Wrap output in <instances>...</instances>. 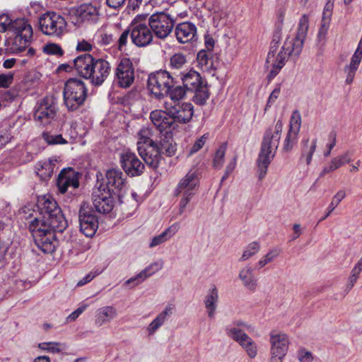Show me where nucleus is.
Here are the masks:
<instances>
[{
	"label": "nucleus",
	"mask_w": 362,
	"mask_h": 362,
	"mask_svg": "<svg viewBox=\"0 0 362 362\" xmlns=\"http://www.w3.org/2000/svg\"><path fill=\"white\" fill-rule=\"evenodd\" d=\"M147 132L146 129H141L139 132L137 151L144 163L153 170H156L159 166L162 153L168 157L175 155L177 150L176 144L172 137L165 135L158 144L146 136Z\"/></svg>",
	"instance_id": "1"
},
{
	"label": "nucleus",
	"mask_w": 362,
	"mask_h": 362,
	"mask_svg": "<svg viewBox=\"0 0 362 362\" xmlns=\"http://www.w3.org/2000/svg\"><path fill=\"white\" fill-rule=\"evenodd\" d=\"M282 128L281 120H278L274 127H268L264 134L257 160L258 177L260 180L265 177L269 165L274 157L279 144Z\"/></svg>",
	"instance_id": "2"
},
{
	"label": "nucleus",
	"mask_w": 362,
	"mask_h": 362,
	"mask_svg": "<svg viewBox=\"0 0 362 362\" xmlns=\"http://www.w3.org/2000/svg\"><path fill=\"white\" fill-rule=\"evenodd\" d=\"M36 206L40 216L33 220H37L39 225H48V227L57 229L59 233H62L67 228V220L57 202L51 196L39 197Z\"/></svg>",
	"instance_id": "3"
},
{
	"label": "nucleus",
	"mask_w": 362,
	"mask_h": 362,
	"mask_svg": "<svg viewBox=\"0 0 362 362\" xmlns=\"http://www.w3.org/2000/svg\"><path fill=\"white\" fill-rule=\"evenodd\" d=\"M87 88L85 83L77 78H70L64 88V100L69 111H76L83 105L87 98Z\"/></svg>",
	"instance_id": "4"
},
{
	"label": "nucleus",
	"mask_w": 362,
	"mask_h": 362,
	"mask_svg": "<svg viewBox=\"0 0 362 362\" xmlns=\"http://www.w3.org/2000/svg\"><path fill=\"white\" fill-rule=\"evenodd\" d=\"M28 228L39 249L45 253L55 250L57 244L55 233L59 232L57 229L48 227V225L40 226L37 220H32Z\"/></svg>",
	"instance_id": "5"
},
{
	"label": "nucleus",
	"mask_w": 362,
	"mask_h": 362,
	"mask_svg": "<svg viewBox=\"0 0 362 362\" xmlns=\"http://www.w3.org/2000/svg\"><path fill=\"white\" fill-rule=\"evenodd\" d=\"M10 30L14 36L12 45L13 52H21L29 45L33 36V28L25 18H16L11 21Z\"/></svg>",
	"instance_id": "6"
},
{
	"label": "nucleus",
	"mask_w": 362,
	"mask_h": 362,
	"mask_svg": "<svg viewBox=\"0 0 362 362\" xmlns=\"http://www.w3.org/2000/svg\"><path fill=\"white\" fill-rule=\"evenodd\" d=\"M199 179L196 172L190 170L180 180L175 191V195L182 194L180 202L179 214H182L187 204L198 190Z\"/></svg>",
	"instance_id": "7"
},
{
	"label": "nucleus",
	"mask_w": 362,
	"mask_h": 362,
	"mask_svg": "<svg viewBox=\"0 0 362 362\" xmlns=\"http://www.w3.org/2000/svg\"><path fill=\"white\" fill-rule=\"evenodd\" d=\"M175 81V76L171 75L170 71L160 69L149 74L147 86L151 94L160 99L168 94L170 87Z\"/></svg>",
	"instance_id": "8"
},
{
	"label": "nucleus",
	"mask_w": 362,
	"mask_h": 362,
	"mask_svg": "<svg viewBox=\"0 0 362 362\" xmlns=\"http://www.w3.org/2000/svg\"><path fill=\"white\" fill-rule=\"evenodd\" d=\"M40 30L47 35L61 36L66 27L65 19L59 13L49 11L39 18Z\"/></svg>",
	"instance_id": "9"
},
{
	"label": "nucleus",
	"mask_w": 362,
	"mask_h": 362,
	"mask_svg": "<svg viewBox=\"0 0 362 362\" xmlns=\"http://www.w3.org/2000/svg\"><path fill=\"white\" fill-rule=\"evenodd\" d=\"M175 19L165 12H156L148 18V25L156 37L166 38L172 32Z\"/></svg>",
	"instance_id": "10"
},
{
	"label": "nucleus",
	"mask_w": 362,
	"mask_h": 362,
	"mask_svg": "<svg viewBox=\"0 0 362 362\" xmlns=\"http://www.w3.org/2000/svg\"><path fill=\"white\" fill-rule=\"evenodd\" d=\"M126 177L119 169L112 168L106 172V181L104 187L105 191L116 196L120 203H122V197L126 187Z\"/></svg>",
	"instance_id": "11"
},
{
	"label": "nucleus",
	"mask_w": 362,
	"mask_h": 362,
	"mask_svg": "<svg viewBox=\"0 0 362 362\" xmlns=\"http://www.w3.org/2000/svg\"><path fill=\"white\" fill-rule=\"evenodd\" d=\"M57 112V100L53 96H45L37 103L34 118L42 124L46 125L56 117Z\"/></svg>",
	"instance_id": "12"
},
{
	"label": "nucleus",
	"mask_w": 362,
	"mask_h": 362,
	"mask_svg": "<svg viewBox=\"0 0 362 362\" xmlns=\"http://www.w3.org/2000/svg\"><path fill=\"white\" fill-rule=\"evenodd\" d=\"M92 194L93 204L96 211L100 214H108L114 207V196L105 191L103 182L98 180Z\"/></svg>",
	"instance_id": "13"
},
{
	"label": "nucleus",
	"mask_w": 362,
	"mask_h": 362,
	"mask_svg": "<svg viewBox=\"0 0 362 362\" xmlns=\"http://www.w3.org/2000/svg\"><path fill=\"white\" fill-rule=\"evenodd\" d=\"M80 231L86 237H93L98 228V217L93 209L86 204L81 205L78 212Z\"/></svg>",
	"instance_id": "14"
},
{
	"label": "nucleus",
	"mask_w": 362,
	"mask_h": 362,
	"mask_svg": "<svg viewBox=\"0 0 362 362\" xmlns=\"http://www.w3.org/2000/svg\"><path fill=\"white\" fill-rule=\"evenodd\" d=\"M308 28V17L304 14L299 21L296 37L292 40H287L283 46V49L288 51L289 54H295L298 57L302 51Z\"/></svg>",
	"instance_id": "15"
},
{
	"label": "nucleus",
	"mask_w": 362,
	"mask_h": 362,
	"mask_svg": "<svg viewBox=\"0 0 362 362\" xmlns=\"http://www.w3.org/2000/svg\"><path fill=\"white\" fill-rule=\"evenodd\" d=\"M115 78L120 88L130 87L134 81L135 74L132 62L129 58H122L115 70Z\"/></svg>",
	"instance_id": "16"
},
{
	"label": "nucleus",
	"mask_w": 362,
	"mask_h": 362,
	"mask_svg": "<svg viewBox=\"0 0 362 362\" xmlns=\"http://www.w3.org/2000/svg\"><path fill=\"white\" fill-rule=\"evenodd\" d=\"M226 332L228 337L238 342L246 351L248 356L254 358L257 354V347L255 341L242 329L236 327H226Z\"/></svg>",
	"instance_id": "17"
},
{
	"label": "nucleus",
	"mask_w": 362,
	"mask_h": 362,
	"mask_svg": "<svg viewBox=\"0 0 362 362\" xmlns=\"http://www.w3.org/2000/svg\"><path fill=\"white\" fill-rule=\"evenodd\" d=\"M121 166L126 175L130 177L140 176L144 173L145 165L131 151H127L120 156Z\"/></svg>",
	"instance_id": "18"
},
{
	"label": "nucleus",
	"mask_w": 362,
	"mask_h": 362,
	"mask_svg": "<svg viewBox=\"0 0 362 362\" xmlns=\"http://www.w3.org/2000/svg\"><path fill=\"white\" fill-rule=\"evenodd\" d=\"M132 42L139 47H146L152 42L153 35L148 24H131Z\"/></svg>",
	"instance_id": "19"
},
{
	"label": "nucleus",
	"mask_w": 362,
	"mask_h": 362,
	"mask_svg": "<svg viewBox=\"0 0 362 362\" xmlns=\"http://www.w3.org/2000/svg\"><path fill=\"white\" fill-rule=\"evenodd\" d=\"M168 115L174 120V124H186L192 118L194 107L190 103H177L168 107Z\"/></svg>",
	"instance_id": "20"
},
{
	"label": "nucleus",
	"mask_w": 362,
	"mask_h": 362,
	"mask_svg": "<svg viewBox=\"0 0 362 362\" xmlns=\"http://www.w3.org/2000/svg\"><path fill=\"white\" fill-rule=\"evenodd\" d=\"M110 63L103 58H97L89 79L90 83L94 86H101L110 75Z\"/></svg>",
	"instance_id": "21"
},
{
	"label": "nucleus",
	"mask_w": 362,
	"mask_h": 362,
	"mask_svg": "<svg viewBox=\"0 0 362 362\" xmlns=\"http://www.w3.org/2000/svg\"><path fill=\"white\" fill-rule=\"evenodd\" d=\"M168 106L165 107V110H155L150 114V118L153 124L159 129L160 132L166 131L168 129L173 130L177 127V124H174V120L169 116L168 111Z\"/></svg>",
	"instance_id": "22"
},
{
	"label": "nucleus",
	"mask_w": 362,
	"mask_h": 362,
	"mask_svg": "<svg viewBox=\"0 0 362 362\" xmlns=\"http://www.w3.org/2000/svg\"><path fill=\"white\" fill-rule=\"evenodd\" d=\"M57 186L62 194H64L69 187H72L74 189L78 188L79 186L78 175L71 168H64L58 175Z\"/></svg>",
	"instance_id": "23"
},
{
	"label": "nucleus",
	"mask_w": 362,
	"mask_h": 362,
	"mask_svg": "<svg viewBox=\"0 0 362 362\" xmlns=\"http://www.w3.org/2000/svg\"><path fill=\"white\" fill-rule=\"evenodd\" d=\"M96 59L90 54H81L73 60L74 68L80 76L89 80Z\"/></svg>",
	"instance_id": "24"
},
{
	"label": "nucleus",
	"mask_w": 362,
	"mask_h": 362,
	"mask_svg": "<svg viewBox=\"0 0 362 362\" xmlns=\"http://www.w3.org/2000/svg\"><path fill=\"white\" fill-rule=\"evenodd\" d=\"M271 354L285 356L288 349V338L286 334L282 333L270 334Z\"/></svg>",
	"instance_id": "25"
},
{
	"label": "nucleus",
	"mask_w": 362,
	"mask_h": 362,
	"mask_svg": "<svg viewBox=\"0 0 362 362\" xmlns=\"http://www.w3.org/2000/svg\"><path fill=\"white\" fill-rule=\"evenodd\" d=\"M182 83V85L189 92L194 90L206 84V82L202 79L200 74L194 70H189L187 72L180 71L177 75Z\"/></svg>",
	"instance_id": "26"
},
{
	"label": "nucleus",
	"mask_w": 362,
	"mask_h": 362,
	"mask_svg": "<svg viewBox=\"0 0 362 362\" xmlns=\"http://www.w3.org/2000/svg\"><path fill=\"white\" fill-rule=\"evenodd\" d=\"M175 33L179 42L187 43L196 37L197 27L192 23L183 22L175 27Z\"/></svg>",
	"instance_id": "27"
},
{
	"label": "nucleus",
	"mask_w": 362,
	"mask_h": 362,
	"mask_svg": "<svg viewBox=\"0 0 362 362\" xmlns=\"http://www.w3.org/2000/svg\"><path fill=\"white\" fill-rule=\"evenodd\" d=\"M362 59V37L361 38L358 47L351 57L350 64L344 68V71L346 74V83L351 84L354 78L356 72Z\"/></svg>",
	"instance_id": "28"
},
{
	"label": "nucleus",
	"mask_w": 362,
	"mask_h": 362,
	"mask_svg": "<svg viewBox=\"0 0 362 362\" xmlns=\"http://www.w3.org/2000/svg\"><path fill=\"white\" fill-rule=\"evenodd\" d=\"M163 267V262H154L142 270L136 276L131 277L125 281V284H134V286L143 282L148 277L161 269Z\"/></svg>",
	"instance_id": "29"
},
{
	"label": "nucleus",
	"mask_w": 362,
	"mask_h": 362,
	"mask_svg": "<svg viewBox=\"0 0 362 362\" xmlns=\"http://www.w3.org/2000/svg\"><path fill=\"white\" fill-rule=\"evenodd\" d=\"M55 161L49 159L36 163L35 166L36 173L42 180H49L52 176L55 168Z\"/></svg>",
	"instance_id": "30"
},
{
	"label": "nucleus",
	"mask_w": 362,
	"mask_h": 362,
	"mask_svg": "<svg viewBox=\"0 0 362 362\" xmlns=\"http://www.w3.org/2000/svg\"><path fill=\"white\" fill-rule=\"evenodd\" d=\"M174 305L168 304L158 316L149 324L148 327V332L149 334H153L160 327L166 320L172 315Z\"/></svg>",
	"instance_id": "31"
},
{
	"label": "nucleus",
	"mask_w": 362,
	"mask_h": 362,
	"mask_svg": "<svg viewBox=\"0 0 362 362\" xmlns=\"http://www.w3.org/2000/svg\"><path fill=\"white\" fill-rule=\"evenodd\" d=\"M218 300V290L215 286L209 289L204 299V305L210 318H214L216 310V304Z\"/></svg>",
	"instance_id": "32"
},
{
	"label": "nucleus",
	"mask_w": 362,
	"mask_h": 362,
	"mask_svg": "<svg viewBox=\"0 0 362 362\" xmlns=\"http://www.w3.org/2000/svg\"><path fill=\"white\" fill-rule=\"evenodd\" d=\"M197 60L199 65L204 70L209 71L216 69L214 57L211 52L204 49L200 50L197 55Z\"/></svg>",
	"instance_id": "33"
},
{
	"label": "nucleus",
	"mask_w": 362,
	"mask_h": 362,
	"mask_svg": "<svg viewBox=\"0 0 362 362\" xmlns=\"http://www.w3.org/2000/svg\"><path fill=\"white\" fill-rule=\"evenodd\" d=\"M188 61L186 55L182 53H176L171 56L169 62V69L171 75H176V71H182V69L187 66Z\"/></svg>",
	"instance_id": "34"
},
{
	"label": "nucleus",
	"mask_w": 362,
	"mask_h": 362,
	"mask_svg": "<svg viewBox=\"0 0 362 362\" xmlns=\"http://www.w3.org/2000/svg\"><path fill=\"white\" fill-rule=\"evenodd\" d=\"M178 228L179 227L176 224L172 225L171 226L168 227L160 235L153 238L149 245V247H154L167 241L177 232Z\"/></svg>",
	"instance_id": "35"
},
{
	"label": "nucleus",
	"mask_w": 362,
	"mask_h": 362,
	"mask_svg": "<svg viewBox=\"0 0 362 362\" xmlns=\"http://www.w3.org/2000/svg\"><path fill=\"white\" fill-rule=\"evenodd\" d=\"M117 316V310L112 306H105L98 310L95 324L101 326L105 322H109Z\"/></svg>",
	"instance_id": "36"
},
{
	"label": "nucleus",
	"mask_w": 362,
	"mask_h": 362,
	"mask_svg": "<svg viewBox=\"0 0 362 362\" xmlns=\"http://www.w3.org/2000/svg\"><path fill=\"white\" fill-rule=\"evenodd\" d=\"M239 278L244 286L250 290H255L257 286V279L253 274V270L250 267L243 268L239 274Z\"/></svg>",
	"instance_id": "37"
},
{
	"label": "nucleus",
	"mask_w": 362,
	"mask_h": 362,
	"mask_svg": "<svg viewBox=\"0 0 362 362\" xmlns=\"http://www.w3.org/2000/svg\"><path fill=\"white\" fill-rule=\"evenodd\" d=\"M176 81L173 83V86L170 87V90L165 96L168 95L173 101H179L182 99L187 94L188 90L182 85H177L178 76H175Z\"/></svg>",
	"instance_id": "38"
},
{
	"label": "nucleus",
	"mask_w": 362,
	"mask_h": 362,
	"mask_svg": "<svg viewBox=\"0 0 362 362\" xmlns=\"http://www.w3.org/2000/svg\"><path fill=\"white\" fill-rule=\"evenodd\" d=\"M76 14L81 21H89L93 17L98 15V9L91 4H84L77 8Z\"/></svg>",
	"instance_id": "39"
},
{
	"label": "nucleus",
	"mask_w": 362,
	"mask_h": 362,
	"mask_svg": "<svg viewBox=\"0 0 362 362\" xmlns=\"http://www.w3.org/2000/svg\"><path fill=\"white\" fill-rule=\"evenodd\" d=\"M191 92L194 93L192 100L194 101V103L199 105H204L209 98V92L207 88L206 84Z\"/></svg>",
	"instance_id": "40"
},
{
	"label": "nucleus",
	"mask_w": 362,
	"mask_h": 362,
	"mask_svg": "<svg viewBox=\"0 0 362 362\" xmlns=\"http://www.w3.org/2000/svg\"><path fill=\"white\" fill-rule=\"evenodd\" d=\"M303 142L304 143V146L302 150L300 160H303L304 158H305V162L307 165H309L312 160L313 155L316 149L317 139H313L310 146H308L309 142L308 139L304 140Z\"/></svg>",
	"instance_id": "41"
},
{
	"label": "nucleus",
	"mask_w": 362,
	"mask_h": 362,
	"mask_svg": "<svg viewBox=\"0 0 362 362\" xmlns=\"http://www.w3.org/2000/svg\"><path fill=\"white\" fill-rule=\"evenodd\" d=\"M281 40V30H275L273 35L272 40L270 45L269 52L267 55L266 63H269V60L275 57V54L279 48V42Z\"/></svg>",
	"instance_id": "42"
},
{
	"label": "nucleus",
	"mask_w": 362,
	"mask_h": 362,
	"mask_svg": "<svg viewBox=\"0 0 362 362\" xmlns=\"http://www.w3.org/2000/svg\"><path fill=\"white\" fill-rule=\"evenodd\" d=\"M346 197V192L344 190H339L333 197L332 201L329 204L327 207V211L324 216H322L320 221H324L326 219L331 213L334 210V209L338 206V204L341 202V200Z\"/></svg>",
	"instance_id": "43"
},
{
	"label": "nucleus",
	"mask_w": 362,
	"mask_h": 362,
	"mask_svg": "<svg viewBox=\"0 0 362 362\" xmlns=\"http://www.w3.org/2000/svg\"><path fill=\"white\" fill-rule=\"evenodd\" d=\"M226 150L227 144L226 143L222 144L216 150L213 161L214 168H221L222 167Z\"/></svg>",
	"instance_id": "44"
},
{
	"label": "nucleus",
	"mask_w": 362,
	"mask_h": 362,
	"mask_svg": "<svg viewBox=\"0 0 362 362\" xmlns=\"http://www.w3.org/2000/svg\"><path fill=\"white\" fill-rule=\"evenodd\" d=\"M260 250V245L259 243L254 241L247 245L245 250L243 252L242 257L240 259V261L243 262L249 259L250 257L255 255Z\"/></svg>",
	"instance_id": "45"
},
{
	"label": "nucleus",
	"mask_w": 362,
	"mask_h": 362,
	"mask_svg": "<svg viewBox=\"0 0 362 362\" xmlns=\"http://www.w3.org/2000/svg\"><path fill=\"white\" fill-rule=\"evenodd\" d=\"M42 137L49 145L67 144V141L62 137V134L52 135L49 132H43Z\"/></svg>",
	"instance_id": "46"
},
{
	"label": "nucleus",
	"mask_w": 362,
	"mask_h": 362,
	"mask_svg": "<svg viewBox=\"0 0 362 362\" xmlns=\"http://www.w3.org/2000/svg\"><path fill=\"white\" fill-rule=\"evenodd\" d=\"M61 343L56 341L42 342L39 343L37 347L42 350L52 354H58L62 351L59 346Z\"/></svg>",
	"instance_id": "47"
},
{
	"label": "nucleus",
	"mask_w": 362,
	"mask_h": 362,
	"mask_svg": "<svg viewBox=\"0 0 362 362\" xmlns=\"http://www.w3.org/2000/svg\"><path fill=\"white\" fill-rule=\"evenodd\" d=\"M280 250L277 248L269 250L257 263L259 268H262L266 264L272 262L276 257L279 256Z\"/></svg>",
	"instance_id": "48"
},
{
	"label": "nucleus",
	"mask_w": 362,
	"mask_h": 362,
	"mask_svg": "<svg viewBox=\"0 0 362 362\" xmlns=\"http://www.w3.org/2000/svg\"><path fill=\"white\" fill-rule=\"evenodd\" d=\"M301 125V115L298 110L293 112L291 121L289 131L299 132Z\"/></svg>",
	"instance_id": "49"
},
{
	"label": "nucleus",
	"mask_w": 362,
	"mask_h": 362,
	"mask_svg": "<svg viewBox=\"0 0 362 362\" xmlns=\"http://www.w3.org/2000/svg\"><path fill=\"white\" fill-rule=\"evenodd\" d=\"M298 134V132L288 130L284 144V150L285 151H290L293 148L296 142Z\"/></svg>",
	"instance_id": "50"
},
{
	"label": "nucleus",
	"mask_w": 362,
	"mask_h": 362,
	"mask_svg": "<svg viewBox=\"0 0 362 362\" xmlns=\"http://www.w3.org/2000/svg\"><path fill=\"white\" fill-rule=\"evenodd\" d=\"M43 52L47 54L62 56L64 52L62 47L55 43H48L43 47Z\"/></svg>",
	"instance_id": "51"
},
{
	"label": "nucleus",
	"mask_w": 362,
	"mask_h": 362,
	"mask_svg": "<svg viewBox=\"0 0 362 362\" xmlns=\"http://www.w3.org/2000/svg\"><path fill=\"white\" fill-rule=\"evenodd\" d=\"M207 138L208 134H205L200 138L197 139L193 146L190 148L189 154L191 156L197 152L199 149H201L206 143Z\"/></svg>",
	"instance_id": "52"
},
{
	"label": "nucleus",
	"mask_w": 362,
	"mask_h": 362,
	"mask_svg": "<svg viewBox=\"0 0 362 362\" xmlns=\"http://www.w3.org/2000/svg\"><path fill=\"white\" fill-rule=\"evenodd\" d=\"M103 272V269H97L94 272H89L86 276H84L82 279L78 281L77 286H81L85 285L86 284L92 281L95 276H98Z\"/></svg>",
	"instance_id": "53"
},
{
	"label": "nucleus",
	"mask_w": 362,
	"mask_h": 362,
	"mask_svg": "<svg viewBox=\"0 0 362 362\" xmlns=\"http://www.w3.org/2000/svg\"><path fill=\"white\" fill-rule=\"evenodd\" d=\"M288 56H295V57H296L295 54H288V51H287L286 49H283V47H282L281 51L278 54V55L276 57V61H275V62L274 64H277V65L280 66L281 67H283L284 66V64H285V62L286 60V58Z\"/></svg>",
	"instance_id": "54"
},
{
	"label": "nucleus",
	"mask_w": 362,
	"mask_h": 362,
	"mask_svg": "<svg viewBox=\"0 0 362 362\" xmlns=\"http://www.w3.org/2000/svg\"><path fill=\"white\" fill-rule=\"evenodd\" d=\"M280 92H281V85L277 84L276 88L271 93V94L268 98L265 110H267L268 107H271L275 103V101L279 96Z\"/></svg>",
	"instance_id": "55"
},
{
	"label": "nucleus",
	"mask_w": 362,
	"mask_h": 362,
	"mask_svg": "<svg viewBox=\"0 0 362 362\" xmlns=\"http://www.w3.org/2000/svg\"><path fill=\"white\" fill-rule=\"evenodd\" d=\"M10 130L2 129L0 131V149L4 148L12 139Z\"/></svg>",
	"instance_id": "56"
},
{
	"label": "nucleus",
	"mask_w": 362,
	"mask_h": 362,
	"mask_svg": "<svg viewBox=\"0 0 362 362\" xmlns=\"http://www.w3.org/2000/svg\"><path fill=\"white\" fill-rule=\"evenodd\" d=\"M13 74H0V88H8L13 83Z\"/></svg>",
	"instance_id": "57"
},
{
	"label": "nucleus",
	"mask_w": 362,
	"mask_h": 362,
	"mask_svg": "<svg viewBox=\"0 0 362 362\" xmlns=\"http://www.w3.org/2000/svg\"><path fill=\"white\" fill-rule=\"evenodd\" d=\"M131 35V30H125L120 35L118 40V49L122 51V47L127 45L128 37Z\"/></svg>",
	"instance_id": "58"
},
{
	"label": "nucleus",
	"mask_w": 362,
	"mask_h": 362,
	"mask_svg": "<svg viewBox=\"0 0 362 362\" xmlns=\"http://www.w3.org/2000/svg\"><path fill=\"white\" fill-rule=\"evenodd\" d=\"M236 165V158H233V160H231L226 168L224 175L221 177V182H223L226 180L229 175L233 173Z\"/></svg>",
	"instance_id": "59"
},
{
	"label": "nucleus",
	"mask_w": 362,
	"mask_h": 362,
	"mask_svg": "<svg viewBox=\"0 0 362 362\" xmlns=\"http://www.w3.org/2000/svg\"><path fill=\"white\" fill-rule=\"evenodd\" d=\"M93 49V45L88 42L83 40L78 42L76 46L77 51L89 52Z\"/></svg>",
	"instance_id": "60"
},
{
	"label": "nucleus",
	"mask_w": 362,
	"mask_h": 362,
	"mask_svg": "<svg viewBox=\"0 0 362 362\" xmlns=\"http://www.w3.org/2000/svg\"><path fill=\"white\" fill-rule=\"evenodd\" d=\"M298 358L300 362H311L313 357L311 352L300 351L298 354Z\"/></svg>",
	"instance_id": "61"
},
{
	"label": "nucleus",
	"mask_w": 362,
	"mask_h": 362,
	"mask_svg": "<svg viewBox=\"0 0 362 362\" xmlns=\"http://www.w3.org/2000/svg\"><path fill=\"white\" fill-rule=\"evenodd\" d=\"M86 308V305L78 308L76 310L72 312L68 317L71 321H74Z\"/></svg>",
	"instance_id": "62"
},
{
	"label": "nucleus",
	"mask_w": 362,
	"mask_h": 362,
	"mask_svg": "<svg viewBox=\"0 0 362 362\" xmlns=\"http://www.w3.org/2000/svg\"><path fill=\"white\" fill-rule=\"evenodd\" d=\"M126 0H106L107 5L112 8H118L121 7Z\"/></svg>",
	"instance_id": "63"
},
{
	"label": "nucleus",
	"mask_w": 362,
	"mask_h": 362,
	"mask_svg": "<svg viewBox=\"0 0 362 362\" xmlns=\"http://www.w3.org/2000/svg\"><path fill=\"white\" fill-rule=\"evenodd\" d=\"M282 67L273 63L272 69L269 71L267 78L269 81L272 80L279 72Z\"/></svg>",
	"instance_id": "64"
}]
</instances>
